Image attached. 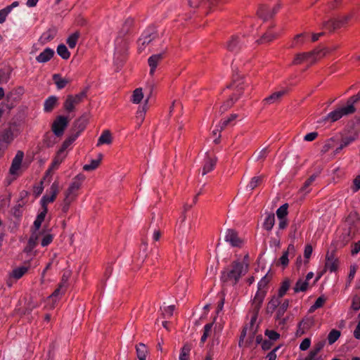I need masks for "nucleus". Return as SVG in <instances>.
<instances>
[{
  "mask_svg": "<svg viewBox=\"0 0 360 360\" xmlns=\"http://www.w3.org/2000/svg\"><path fill=\"white\" fill-rule=\"evenodd\" d=\"M248 271V264L239 261H233L230 266L221 271V281L233 285L237 284L240 278Z\"/></svg>",
  "mask_w": 360,
  "mask_h": 360,
  "instance_id": "1",
  "label": "nucleus"
},
{
  "mask_svg": "<svg viewBox=\"0 0 360 360\" xmlns=\"http://www.w3.org/2000/svg\"><path fill=\"white\" fill-rule=\"evenodd\" d=\"M359 99L360 94L351 97L347 101L345 106H342L329 112L325 120H330L333 122L339 120L343 116L353 114L356 111L354 103Z\"/></svg>",
  "mask_w": 360,
  "mask_h": 360,
  "instance_id": "2",
  "label": "nucleus"
},
{
  "mask_svg": "<svg viewBox=\"0 0 360 360\" xmlns=\"http://www.w3.org/2000/svg\"><path fill=\"white\" fill-rule=\"evenodd\" d=\"M265 297L263 292H257L252 300L250 309V313L251 314L250 330L252 334L255 332V329L254 328L255 324Z\"/></svg>",
  "mask_w": 360,
  "mask_h": 360,
  "instance_id": "3",
  "label": "nucleus"
},
{
  "mask_svg": "<svg viewBox=\"0 0 360 360\" xmlns=\"http://www.w3.org/2000/svg\"><path fill=\"white\" fill-rule=\"evenodd\" d=\"M248 86V84L243 77L235 79L233 84H231V88H233L236 91V94H233L232 96H231V98L221 105V109L222 111H225L230 108L238 100L239 96L241 95L242 92Z\"/></svg>",
  "mask_w": 360,
  "mask_h": 360,
  "instance_id": "4",
  "label": "nucleus"
},
{
  "mask_svg": "<svg viewBox=\"0 0 360 360\" xmlns=\"http://www.w3.org/2000/svg\"><path fill=\"white\" fill-rule=\"evenodd\" d=\"M354 14L352 13L338 16L326 21L323 24V28L330 32H333L335 30L345 27L352 19Z\"/></svg>",
  "mask_w": 360,
  "mask_h": 360,
  "instance_id": "5",
  "label": "nucleus"
},
{
  "mask_svg": "<svg viewBox=\"0 0 360 360\" xmlns=\"http://www.w3.org/2000/svg\"><path fill=\"white\" fill-rule=\"evenodd\" d=\"M85 176L79 174L75 176L70 184L68 188L65 191V198L75 200L79 195V191L84 181Z\"/></svg>",
  "mask_w": 360,
  "mask_h": 360,
  "instance_id": "6",
  "label": "nucleus"
},
{
  "mask_svg": "<svg viewBox=\"0 0 360 360\" xmlns=\"http://www.w3.org/2000/svg\"><path fill=\"white\" fill-rule=\"evenodd\" d=\"M324 54L325 53H323V51L321 49H314L310 52L298 53L295 56L292 61V64L300 65L304 62H307L309 65H312L318 58L324 56Z\"/></svg>",
  "mask_w": 360,
  "mask_h": 360,
  "instance_id": "7",
  "label": "nucleus"
},
{
  "mask_svg": "<svg viewBox=\"0 0 360 360\" xmlns=\"http://www.w3.org/2000/svg\"><path fill=\"white\" fill-rule=\"evenodd\" d=\"M134 23V20L131 18L127 19L122 25L120 30L118 32V36L115 39V49L120 51L121 46L125 49L127 45V40L124 39L123 37L129 33Z\"/></svg>",
  "mask_w": 360,
  "mask_h": 360,
  "instance_id": "8",
  "label": "nucleus"
},
{
  "mask_svg": "<svg viewBox=\"0 0 360 360\" xmlns=\"http://www.w3.org/2000/svg\"><path fill=\"white\" fill-rule=\"evenodd\" d=\"M248 39L245 35H233L226 42V49L233 53H238L243 47L246 46Z\"/></svg>",
  "mask_w": 360,
  "mask_h": 360,
  "instance_id": "9",
  "label": "nucleus"
},
{
  "mask_svg": "<svg viewBox=\"0 0 360 360\" xmlns=\"http://www.w3.org/2000/svg\"><path fill=\"white\" fill-rule=\"evenodd\" d=\"M86 96V91H82L75 95H68L63 103L65 111L70 112L74 111L77 105L79 104Z\"/></svg>",
  "mask_w": 360,
  "mask_h": 360,
  "instance_id": "10",
  "label": "nucleus"
},
{
  "mask_svg": "<svg viewBox=\"0 0 360 360\" xmlns=\"http://www.w3.org/2000/svg\"><path fill=\"white\" fill-rule=\"evenodd\" d=\"M68 117L63 115L58 116L51 125L53 133L58 137L62 136L68 125Z\"/></svg>",
  "mask_w": 360,
  "mask_h": 360,
  "instance_id": "11",
  "label": "nucleus"
},
{
  "mask_svg": "<svg viewBox=\"0 0 360 360\" xmlns=\"http://www.w3.org/2000/svg\"><path fill=\"white\" fill-rule=\"evenodd\" d=\"M59 192V184L57 181H54L50 188L49 191L46 193L41 199L40 203L41 207H47V205L49 203L53 202Z\"/></svg>",
  "mask_w": 360,
  "mask_h": 360,
  "instance_id": "12",
  "label": "nucleus"
},
{
  "mask_svg": "<svg viewBox=\"0 0 360 360\" xmlns=\"http://www.w3.org/2000/svg\"><path fill=\"white\" fill-rule=\"evenodd\" d=\"M79 120H77L75 123V125H79V130L76 131L75 133L72 134L70 135L62 143L60 149L58 150V153L66 155L65 150L66 149L77 139V137L79 136L80 133L84 129L85 125L84 124H80Z\"/></svg>",
  "mask_w": 360,
  "mask_h": 360,
  "instance_id": "13",
  "label": "nucleus"
},
{
  "mask_svg": "<svg viewBox=\"0 0 360 360\" xmlns=\"http://www.w3.org/2000/svg\"><path fill=\"white\" fill-rule=\"evenodd\" d=\"M224 240L232 247L241 248L244 244V240L238 236V233L231 229L226 231Z\"/></svg>",
  "mask_w": 360,
  "mask_h": 360,
  "instance_id": "14",
  "label": "nucleus"
},
{
  "mask_svg": "<svg viewBox=\"0 0 360 360\" xmlns=\"http://www.w3.org/2000/svg\"><path fill=\"white\" fill-rule=\"evenodd\" d=\"M24 153L22 150L17 151L13 158L9 169V174L13 176H18L21 169Z\"/></svg>",
  "mask_w": 360,
  "mask_h": 360,
  "instance_id": "15",
  "label": "nucleus"
},
{
  "mask_svg": "<svg viewBox=\"0 0 360 360\" xmlns=\"http://www.w3.org/2000/svg\"><path fill=\"white\" fill-rule=\"evenodd\" d=\"M290 301L285 299L278 307L276 315V319L278 325L284 326L286 323L287 319L283 318V315L289 307Z\"/></svg>",
  "mask_w": 360,
  "mask_h": 360,
  "instance_id": "16",
  "label": "nucleus"
},
{
  "mask_svg": "<svg viewBox=\"0 0 360 360\" xmlns=\"http://www.w3.org/2000/svg\"><path fill=\"white\" fill-rule=\"evenodd\" d=\"M280 6H276L274 8H270L268 6L263 5L259 7L257 11V15L263 18L264 20H268L269 18H272L278 11Z\"/></svg>",
  "mask_w": 360,
  "mask_h": 360,
  "instance_id": "17",
  "label": "nucleus"
},
{
  "mask_svg": "<svg viewBox=\"0 0 360 360\" xmlns=\"http://www.w3.org/2000/svg\"><path fill=\"white\" fill-rule=\"evenodd\" d=\"M29 270L28 266H18L13 269L9 274V278L7 281V284L11 286L12 280L18 281Z\"/></svg>",
  "mask_w": 360,
  "mask_h": 360,
  "instance_id": "18",
  "label": "nucleus"
},
{
  "mask_svg": "<svg viewBox=\"0 0 360 360\" xmlns=\"http://www.w3.org/2000/svg\"><path fill=\"white\" fill-rule=\"evenodd\" d=\"M15 136L11 128H7L0 131V143L8 148V146L14 140Z\"/></svg>",
  "mask_w": 360,
  "mask_h": 360,
  "instance_id": "19",
  "label": "nucleus"
},
{
  "mask_svg": "<svg viewBox=\"0 0 360 360\" xmlns=\"http://www.w3.org/2000/svg\"><path fill=\"white\" fill-rule=\"evenodd\" d=\"M295 255V248L293 244H290L282 256L280 257V263L285 267L288 266L289 263V257H293Z\"/></svg>",
  "mask_w": 360,
  "mask_h": 360,
  "instance_id": "20",
  "label": "nucleus"
},
{
  "mask_svg": "<svg viewBox=\"0 0 360 360\" xmlns=\"http://www.w3.org/2000/svg\"><path fill=\"white\" fill-rule=\"evenodd\" d=\"M339 266V261L333 255H326V261L325 264V269L330 272H335Z\"/></svg>",
  "mask_w": 360,
  "mask_h": 360,
  "instance_id": "21",
  "label": "nucleus"
},
{
  "mask_svg": "<svg viewBox=\"0 0 360 360\" xmlns=\"http://www.w3.org/2000/svg\"><path fill=\"white\" fill-rule=\"evenodd\" d=\"M217 158L215 157L207 156L204 160L202 169V174L205 175L212 171L216 165Z\"/></svg>",
  "mask_w": 360,
  "mask_h": 360,
  "instance_id": "22",
  "label": "nucleus"
},
{
  "mask_svg": "<svg viewBox=\"0 0 360 360\" xmlns=\"http://www.w3.org/2000/svg\"><path fill=\"white\" fill-rule=\"evenodd\" d=\"M54 53L53 49L51 48H46L36 57V60L40 63H46L53 58Z\"/></svg>",
  "mask_w": 360,
  "mask_h": 360,
  "instance_id": "23",
  "label": "nucleus"
},
{
  "mask_svg": "<svg viewBox=\"0 0 360 360\" xmlns=\"http://www.w3.org/2000/svg\"><path fill=\"white\" fill-rule=\"evenodd\" d=\"M163 58V53H158L152 55L148 60V65L150 66V74L153 75L155 71V69Z\"/></svg>",
  "mask_w": 360,
  "mask_h": 360,
  "instance_id": "24",
  "label": "nucleus"
},
{
  "mask_svg": "<svg viewBox=\"0 0 360 360\" xmlns=\"http://www.w3.org/2000/svg\"><path fill=\"white\" fill-rule=\"evenodd\" d=\"M57 33L56 28H50L45 31L39 37V42L41 44H45L54 39Z\"/></svg>",
  "mask_w": 360,
  "mask_h": 360,
  "instance_id": "25",
  "label": "nucleus"
},
{
  "mask_svg": "<svg viewBox=\"0 0 360 360\" xmlns=\"http://www.w3.org/2000/svg\"><path fill=\"white\" fill-rule=\"evenodd\" d=\"M281 298L278 295H274L271 297L266 306L267 313L272 314L278 308L282 302Z\"/></svg>",
  "mask_w": 360,
  "mask_h": 360,
  "instance_id": "26",
  "label": "nucleus"
},
{
  "mask_svg": "<svg viewBox=\"0 0 360 360\" xmlns=\"http://www.w3.org/2000/svg\"><path fill=\"white\" fill-rule=\"evenodd\" d=\"M149 44L158 39V33L155 27H149L141 34Z\"/></svg>",
  "mask_w": 360,
  "mask_h": 360,
  "instance_id": "27",
  "label": "nucleus"
},
{
  "mask_svg": "<svg viewBox=\"0 0 360 360\" xmlns=\"http://www.w3.org/2000/svg\"><path fill=\"white\" fill-rule=\"evenodd\" d=\"M277 37V34L272 31L271 29L265 32L262 37L257 39L256 42L258 44H265L272 41Z\"/></svg>",
  "mask_w": 360,
  "mask_h": 360,
  "instance_id": "28",
  "label": "nucleus"
},
{
  "mask_svg": "<svg viewBox=\"0 0 360 360\" xmlns=\"http://www.w3.org/2000/svg\"><path fill=\"white\" fill-rule=\"evenodd\" d=\"M52 79L58 89H63L71 82L70 79L62 77L60 74H54Z\"/></svg>",
  "mask_w": 360,
  "mask_h": 360,
  "instance_id": "29",
  "label": "nucleus"
},
{
  "mask_svg": "<svg viewBox=\"0 0 360 360\" xmlns=\"http://www.w3.org/2000/svg\"><path fill=\"white\" fill-rule=\"evenodd\" d=\"M286 93V91L281 90L273 93L269 96L264 99V104H272L278 101Z\"/></svg>",
  "mask_w": 360,
  "mask_h": 360,
  "instance_id": "30",
  "label": "nucleus"
},
{
  "mask_svg": "<svg viewBox=\"0 0 360 360\" xmlns=\"http://www.w3.org/2000/svg\"><path fill=\"white\" fill-rule=\"evenodd\" d=\"M66 288V281H65L64 278H63L62 282L59 284L58 287L53 292V293L49 296V298L56 301L60 296L64 294Z\"/></svg>",
  "mask_w": 360,
  "mask_h": 360,
  "instance_id": "31",
  "label": "nucleus"
},
{
  "mask_svg": "<svg viewBox=\"0 0 360 360\" xmlns=\"http://www.w3.org/2000/svg\"><path fill=\"white\" fill-rule=\"evenodd\" d=\"M65 157H66V155H63V154L57 152L56 155L53 158L46 173L49 174L51 171L57 169Z\"/></svg>",
  "mask_w": 360,
  "mask_h": 360,
  "instance_id": "32",
  "label": "nucleus"
},
{
  "mask_svg": "<svg viewBox=\"0 0 360 360\" xmlns=\"http://www.w3.org/2000/svg\"><path fill=\"white\" fill-rule=\"evenodd\" d=\"M136 353L139 360H146L148 349L143 343H139L136 345Z\"/></svg>",
  "mask_w": 360,
  "mask_h": 360,
  "instance_id": "33",
  "label": "nucleus"
},
{
  "mask_svg": "<svg viewBox=\"0 0 360 360\" xmlns=\"http://www.w3.org/2000/svg\"><path fill=\"white\" fill-rule=\"evenodd\" d=\"M112 141V139L110 131L109 130H105L98 138L96 146H100L103 144H110Z\"/></svg>",
  "mask_w": 360,
  "mask_h": 360,
  "instance_id": "34",
  "label": "nucleus"
},
{
  "mask_svg": "<svg viewBox=\"0 0 360 360\" xmlns=\"http://www.w3.org/2000/svg\"><path fill=\"white\" fill-rule=\"evenodd\" d=\"M357 139L356 136H348L342 139L341 143L339 147H338L335 153H339L344 148L348 146L351 143H352Z\"/></svg>",
  "mask_w": 360,
  "mask_h": 360,
  "instance_id": "35",
  "label": "nucleus"
},
{
  "mask_svg": "<svg viewBox=\"0 0 360 360\" xmlns=\"http://www.w3.org/2000/svg\"><path fill=\"white\" fill-rule=\"evenodd\" d=\"M58 98L55 96H51L46 98L44 103V110L46 112H50L53 110L56 105Z\"/></svg>",
  "mask_w": 360,
  "mask_h": 360,
  "instance_id": "36",
  "label": "nucleus"
},
{
  "mask_svg": "<svg viewBox=\"0 0 360 360\" xmlns=\"http://www.w3.org/2000/svg\"><path fill=\"white\" fill-rule=\"evenodd\" d=\"M275 224L274 214H268L264 221L263 228L267 231H271Z\"/></svg>",
  "mask_w": 360,
  "mask_h": 360,
  "instance_id": "37",
  "label": "nucleus"
},
{
  "mask_svg": "<svg viewBox=\"0 0 360 360\" xmlns=\"http://www.w3.org/2000/svg\"><path fill=\"white\" fill-rule=\"evenodd\" d=\"M306 39H307L306 33L298 34L294 37L290 46L291 48H295V47L300 46L304 44Z\"/></svg>",
  "mask_w": 360,
  "mask_h": 360,
  "instance_id": "38",
  "label": "nucleus"
},
{
  "mask_svg": "<svg viewBox=\"0 0 360 360\" xmlns=\"http://www.w3.org/2000/svg\"><path fill=\"white\" fill-rule=\"evenodd\" d=\"M42 210L37 214L36 219L34 221V226L37 230H38L44 221L45 217L48 212V208L41 207Z\"/></svg>",
  "mask_w": 360,
  "mask_h": 360,
  "instance_id": "39",
  "label": "nucleus"
},
{
  "mask_svg": "<svg viewBox=\"0 0 360 360\" xmlns=\"http://www.w3.org/2000/svg\"><path fill=\"white\" fill-rule=\"evenodd\" d=\"M143 98V92L142 88H136L132 92L131 101L134 104H139Z\"/></svg>",
  "mask_w": 360,
  "mask_h": 360,
  "instance_id": "40",
  "label": "nucleus"
},
{
  "mask_svg": "<svg viewBox=\"0 0 360 360\" xmlns=\"http://www.w3.org/2000/svg\"><path fill=\"white\" fill-rule=\"evenodd\" d=\"M309 286V282L307 281L300 278L295 283L293 290L294 292L297 293L300 292H305Z\"/></svg>",
  "mask_w": 360,
  "mask_h": 360,
  "instance_id": "41",
  "label": "nucleus"
},
{
  "mask_svg": "<svg viewBox=\"0 0 360 360\" xmlns=\"http://www.w3.org/2000/svg\"><path fill=\"white\" fill-rule=\"evenodd\" d=\"M102 157L103 155L101 154H99L98 158L97 159L91 160L89 164L84 165L83 167V169L84 171H91L96 169L101 163Z\"/></svg>",
  "mask_w": 360,
  "mask_h": 360,
  "instance_id": "42",
  "label": "nucleus"
},
{
  "mask_svg": "<svg viewBox=\"0 0 360 360\" xmlns=\"http://www.w3.org/2000/svg\"><path fill=\"white\" fill-rule=\"evenodd\" d=\"M148 103V99L146 100V103ZM145 105H146V104H145ZM146 110H147L146 106L143 105V106H139V109L136 111V119L138 122L139 127L141 124V123L144 120Z\"/></svg>",
  "mask_w": 360,
  "mask_h": 360,
  "instance_id": "43",
  "label": "nucleus"
},
{
  "mask_svg": "<svg viewBox=\"0 0 360 360\" xmlns=\"http://www.w3.org/2000/svg\"><path fill=\"white\" fill-rule=\"evenodd\" d=\"M219 0H188V4L192 8H198L202 4L208 3L209 5L215 4Z\"/></svg>",
  "mask_w": 360,
  "mask_h": 360,
  "instance_id": "44",
  "label": "nucleus"
},
{
  "mask_svg": "<svg viewBox=\"0 0 360 360\" xmlns=\"http://www.w3.org/2000/svg\"><path fill=\"white\" fill-rule=\"evenodd\" d=\"M290 281L288 278L285 279L281 283V286L278 288L277 295L279 297H283L287 292V291L290 289Z\"/></svg>",
  "mask_w": 360,
  "mask_h": 360,
  "instance_id": "45",
  "label": "nucleus"
},
{
  "mask_svg": "<svg viewBox=\"0 0 360 360\" xmlns=\"http://www.w3.org/2000/svg\"><path fill=\"white\" fill-rule=\"evenodd\" d=\"M269 278L267 277V276H264L262 277V278L257 283V292H264V295H266V287L269 282Z\"/></svg>",
  "mask_w": 360,
  "mask_h": 360,
  "instance_id": "46",
  "label": "nucleus"
},
{
  "mask_svg": "<svg viewBox=\"0 0 360 360\" xmlns=\"http://www.w3.org/2000/svg\"><path fill=\"white\" fill-rule=\"evenodd\" d=\"M341 333L340 330L336 329H333L330 331V333L328 335V342L329 345L334 344L340 337Z\"/></svg>",
  "mask_w": 360,
  "mask_h": 360,
  "instance_id": "47",
  "label": "nucleus"
},
{
  "mask_svg": "<svg viewBox=\"0 0 360 360\" xmlns=\"http://www.w3.org/2000/svg\"><path fill=\"white\" fill-rule=\"evenodd\" d=\"M57 53L65 60H67L70 56V53L66 46L63 44H59L57 47Z\"/></svg>",
  "mask_w": 360,
  "mask_h": 360,
  "instance_id": "48",
  "label": "nucleus"
},
{
  "mask_svg": "<svg viewBox=\"0 0 360 360\" xmlns=\"http://www.w3.org/2000/svg\"><path fill=\"white\" fill-rule=\"evenodd\" d=\"M262 181V176L252 177L250 182L248 183V184L247 185V189L249 191H252L261 184Z\"/></svg>",
  "mask_w": 360,
  "mask_h": 360,
  "instance_id": "49",
  "label": "nucleus"
},
{
  "mask_svg": "<svg viewBox=\"0 0 360 360\" xmlns=\"http://www.w3.org/2000/svg\"><path fill=\"white\" fill-rule=\"evenodd\" d=\"M79 39V34L75 32L70 35L66 40V43L70 49H74Z\"/></svg>",
  "mask_w": 360,
  "mask_h": 360,
  "instance_id": "50",
  "label": "nucleus"
},
{
  "mask_svg": "<svg viewBox=\"0 0 360 360\" xmlns=\"http://www.w3.org/2000/svg\"><path fill=\"white\" fill-rule=\"evenodd\" d=\"M288 204L285 203L279 207L276 210V215L278 219L286 218L288 214Z\"/></svg>",
  "mask_w": 360,
  "mask_h": 360,
  "instance_id": "51",
  "label": "nucleus"
},
{
  "mask_svg": "<svg viewBox=\"0 0 360 360\" xmlns=\"http://www.w3.org/2000/svg\"><path fill=\"white\" fill-rule=\"evenodd\" d=\"M212 323H207L204 328H203V334L200 338V343L204 344L207 338V337L210 335V332L212 328Z\"/></svg>",
  "mask_w": 360,
  "mask_h": 360,
  "instance_id": "52",
  "label": "nucleus"
},
{
  "mask_svg": "<svg viewBox=\"0 0 360 360\" xmlns=\"http://www.w3.org/2000/svg\"><path fill=\"white\" fill-rule=\"evenodd\" d=\"M25 92V89L22 86H18L15 87L11 92V96H14L16 98H20Z\"/></svg>",
  "mask_w": 360,
  "mask_h": 360,
  "instance_id": "53",
  "label": "nucleus"
},
{
  "mask_svg": "<svg viewBox=\"0 0 360 360\" xmlns=\"http://www.w3.org/2000/svg\"><path fill=\"white\" fill-rule=\"evenodd\" d=\"M300 325H301V326L305 330H308L309 329H310L311 328V326H313L314 324V321L311 318H305V319H303L300 323H299Z\"/></svg>",
  "mask_w": 360,
  "mask_h": 360,
  "instance_id": "54",
  "label": "nucleus"
},
{
  "mask_svg": "<svg viewBox=\"0 0 360 360\" xmlns=\"http://www.w3.org/2000/svg\"><path fill=\"white\" fill-rule=\"evenodd\" d=\"M189 354L190 347L187 345H184L181 349L179 360H188Z\"/></svg>",
  "mask_w": 360,
  "mask_h": 360,
  "instance_id": "55",
  "label": "nucleus"
},
{
  "mask_svg": "<svg viewBox=\"0 0 360 360\" xmlns=\"http://www.w3.org/2000/svg\"><path fill=\"white\" fill-rule=\"evenodd\" d=\"M325 302V299L323 297H319L316 299L315 302L313 304V305L311 306L309 309V311L312 312L315 311L316 309L321 307Z\"/></svg>",
  "mask_w": 360,
  "mask_h": 360,
  "instance_id": "56",
  "label": "nucleus"
},
{
  "mask_svg": "<svg viewBox=\"0 0 360 360\" xmlns=\"http://www.w3.org/2000/svg\"><path fill=\"white\" fill-rule=\"evenodd\" d=\"M325 344H326L325 340H321V341H319V342L315 343L314 347L312 348V349L310 350V352L315 354L316 355H318L319 353L324 347Z\"/></svg>",
  "mask_w": 360,
  "mask_h": 360,
  "instance_id": "57",
  "label": "nucleus"
},
{
  "mask_svg": "<svg viewBox=\"0 0 360 360\" xmlns=\"http://www.w3.org/2000/svg\"><path fill=\"white\" fill-rule=\"evenodd\" d=\"M264 334L270 341H276L280 338V334L273 330H266Z\"/></svg>",
  "mask_w": 360,
  "mask_h": 360,
  "instance_id": "58",
  "label": "nucleus"
},
{
  "mask_svg": "<svg viewBox=\"0 0 360 360\" xmlns=\"http://www.w3.org/2000/svg\"><path fill=\"white\" fill-rule=\"evenodd\" d=\"M174 305H169L164 308L162 314L165 318H170L172 316L174 311Z\"/></svg>",
  "mask_w": 360,
  "mask_h": 360,
  "instance_id": "59",
  "label": "nucleus"
},
{
  "mask_svg": "<svg viewBox=\"0 0 360 360\" xmlns=\"http://www.w3.org/2000/svg\"><path fill=\"white\" fill-rule=\"evenodd\" d=\"M148 44H150L148 41H146L143 37L141 36L138 40V49L139 52L143 51Z\"/></svg>",
  "mask_w": 360,
  "mask_h": 360,
  "instance_id": "60",
  "label": "nucleus"
},
{
  "mask_svg": "<svg viewBox=\"0 0 360 360\" xmlns=\"http://www.w3.org/2000/svg\"><path fill=\"white\" fill-rule=\"evenodd\" d=\"M311 345V339L309 338H304L300 345V349L301 351L307 350Z\"/></svg>",
  "mask_w": 360,
  "mask_h": 360,
  "instance_id": "61",
  "label": "nucleus"
},
{
  "mask_svg": "<svg viewBox=\"0 0 360 360\" xmlns=\"http://www.w3.org/2000/svg\"><path fill=\"white\" fill-rule=\"evenodd\" d=\"M53 241V236L51 234L45 235L41 241V245L42 247H46L49 245Z\"/></svg>",
  "mask_w": 360,
  "mask_h": 360,
  "instance_id": "62",
  "label": "nucleus"
},
{
  "mask_svg": "<svg viewBox=\"0 0 360 360\" xmlns=\"http://www.w3.org/2000/svg\"><path fill=\"white\" fill-rule=\"evenodd\" d=\"M353 192L356 193L360 189V174L356 176L353 180V185L352 187Z\"/></svg>",
  "mask_w": 360,
  "mask_h": 360,
  "instance_id": "63",
  "label": "nucleus"
},
{
  "mask_svg": "<svg viewBox=\"0 0 360 360\" xmlns=\"http://www.w3.org/2000/svg\"><path fill=\"white\" fill-rule=\"evenodd\" d=\"M352 308L354 311H358L360 309V297L356 295L353 297Z\"/></svg>",
  "mask_w": 360,
  "mask_h": 360,
  "instance_id": "64",
  "label": "nucleus"
}]
</instances>
